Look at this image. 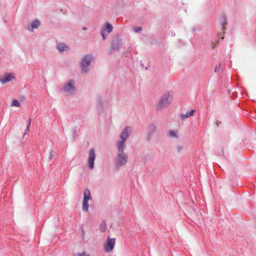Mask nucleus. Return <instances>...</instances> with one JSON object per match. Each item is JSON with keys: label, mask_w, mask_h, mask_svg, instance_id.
Returning <instances> with one entry per match:
<instances>
[{"label": "nucleus", "mask_w": 256, "mask_h": 256, "mask_svg": "<svg viewBox=\"0 0 256 256\" xmlns=\"http://www.w3.org/2000/svg\"><path fill=\"white\" fill-rule=\"evenodd\" d=\"M132 129L130 126H126L120 134V139L118 140L116 143L115 148L116 154L115 159V165L118 168L125 165L127 163L128 156L124 152L126 148V142L128 138L132 132Z\"/></svg>", "instance_id": "obj_1"}, {"label": "nucleus", "mask_w": 256, "mask_h": 256, "mask_svg": "<svg viewBox=\"0 0 256 256\" xmlns=\"http://www.w3.org/2000/svg\"><path fill=\"white\" fill-rule=\"evenodd\" d=\"M60 90L66 96L74 95L76 91V80L70 79L66 82L62 84Z\"/></svg>", "instance_id": "obj_2"}, {"label": "nucleus", "mask_w": 256, "mask_h": 256, "mask_svg": "<svg viewBox=\"0 0 256 256\" xmlns=\"http://www.w3.org/2000/svg\"><path fill=\"white\" fill-rule=\"evenodd\" d=\"M94 60V56L91 54H86L82 57L80 62V71L82 74L88 73L90 64Z\"/></svg>", "instance_id": "obj_3"}, {"label": "nucleus", "mask_w": 256, "mask_h": 256, "mask_svg": "<svg viewBox=\"0 0 256 256\" xmlns=\"http://www.w3.org/2000/svg\"><path fill=\"white\" fill-rule=\"evenodd\" d=\"M173 92L168 91L166 92L160 98L158 104L156 105V108L160 110L162 108L168 106L173 100Z\"/></svg>", "instance_id": "obj_4"}, {"label": "nucleus", "mask_w": 256, "mask_h": 256, "mask_svg": "<svg viewBox=\"0 0 256 256\" xmlns=\"http://www.w3.org/2000/svg\"><path fill=\"white\" fill-rule=\"evenodd\" d=\"M116 243V238H111L110 236L107 238L106 241L104 245V251L106 252H112L114 247Z\"/></svg>", "instance_id": "obj_5"}, {"label": "nucleus", "mask_w": 256, "mask_h": 256, "mask_svg": "<svg viewBox=\"0 0 256 256\" xmlns=\"http://www.w3.org/2000/svg\"><path fill=\"white\" fill-rule=\"evenodd\" d=\"M15 79L16 76L14 73H6L2 76H0V82L2 84H5L8 82L13 81Z\"/></svg>", "instance_id": "obj_6"}, {"label": "nucleus", "mask_w": 256, "mask_h": 256, "mask_svg": "<svg viewBox=\"0 0 256 256\" xmlns=\"http://www.w3.org/2000/svg\"><path fill=\"white\" fill-rule=\"evenodd\" d=\"M96 156L94 148H92L88 152V165L89 168L92 170L94 168V162L96 160Z\"/></svg>", "instance_id": "obj_7"}, {"label": "nucleus", "mask_w": 256, "mask_h": 256, "mask_svg": "<svg viewBox=\"0 0 256 256\" xmlns=\"http://www.w3.org/2000/svg\"><path fill=\"white\" fill-rule=\"evenodd\" d=\"M40 24V22L38 20H34L30 24L27 26V29L30 32H32L34 29L38 28Z\"/></svg>", "instance_id": "obj_8"}, {"label": "nucleus", "mask_w": 256, "mask_h": 256, "mask_svg": "<svg viewBox=\"0 0 256 256\" xmlns=\"http://www.w3.org/2000/svg\"><path fill=\"white\" fill-rule=\"evenodd\" d=\"M112 26L108 22H106L102 27L100 31L108 34L112 32Z\"/></svg>", "instance_id": "obj_9"}, {"label": "nucleus", "mask_w": 256, "mask_h": 256, "mask_svg": "<svg viewBox=\"0 0 256 256\" xmlns=\"http://www.w3.org/2000/svg\"><path fill=\"white\" fill-rule=\"evenodd\" d=\"M57 49L60 52H63L69 50V47L68 45L65 44H57Z\"/></svg>", "instance_id": "obj_10"}, {"label": "nucleus", "mask_w": 256, "mask_h": 256, "mask_svg": "<svg viewBox=\"0 0 256 256\" xmlns=\"http://www.w3.org/2000/svg\"><path fill=\"white\" fill-rule=\"evenodd\" d=\"M195 110H192L189 112H188L186 114H182L180 115V117L182 120L187 118L190 116H192Z\"/></svg>", "instance_id": "obj_11"}, {"label": "nucleus", "mask_w": 256, "mask_h": 256, "mask_svg": "<svg viewBox=\"0 0 256 256\" xmlns=\"http://www.w3.org/2000/svg\"><path fill=\"white\" fill-rule=\"evenodd\" d=\"M91 198H92L90 190L88 189H86L84 192V200H91Z\"/></svg>", "instance_id": "obj_12"}, {"label": "nucleus", "mask_w": 256, "mask_h": 256, "mask_svg": "<svg viewBox=\"0 0 256 256\" xmlns=\"http://www.w3.org/2000/svg\"><path fill=\"white\" fill-rule=\"evenodd\" d=\"M168 136L171 138H178V131L174 130H170L168 132Z\"/></svg>", "instance_id": "obj_13"}, {"label": "nucleus", "mask_w": 256, "mask_h": 256, "mask_svg": "<svg viewBox=\"0 0 256 256\" xmlns=\"http://www.w3.org/2000/svg\"><path fill=\"white\" fill-rule=\"evenodd\" d=\"M107 226H106V224L105 222V221H102L100 226V230L102 232H104L106 230Z\"/></svg>", "instance_id": "obj_14"}, {"label": "nucleus", "mask_w": 256, "mask_h": 256, "mask_svg": "<svg viewBox=\"0 0 256 256\" xmlns=\"http://www.w3.org/2000/svg\"><path fill=\"white\" fill-rule=\"evenodd\" d=\"M88 200H84L82 202V210L84 212L88 211Z\"/></svg>", "instance_id": "obj_15"}, {"label": "nucleus", "mask_w": 256, "mask_h": 256, "mask_svg": "<svg viewBox=\"0 0 256 256\" xmlns=\"http://www.w3.org/2000/svg\"><path fill=\"white\" fill-rule=\"evenodd\" d=\"M20 102L16 99L13 100L11 104V106L20 107Z\"/></svg>", "instance_id": "obj_16"}, {"label": "nucleus", "mask_w": 256, "mask_h": 256, "mask_svg": "<svg viewBox=\"0 0 256 256\" xmlns=\"http://www.w3.org/2000/svg\"><path fill=\"white\" fill-rule=\"evenodd\" d=\"M120 47V44L119 42L118 41L116 42H114L112 45V49L114 50H118Z\"/></svg>", "instance_id": "obj_17"}, {"label": "nucleus", "mask_w": 256, "mask_h": 256, "mask_svg": "<svg viewBox=\"0 0 256 256\" xmlns=\"http://www.w3.org/2000/svg\"><path fill=\"white\" fill-rule=\"evenodd\" d=\"M221 25L222 26V30H224L226 28L225 26L226 25H227L226 20L225 18H223L222 20Z\"/></svg>", "instance_id": "obj_18"}, {"label": "nucleus", "mask_w": 256, "mask_h": 256, "mask_svg": "<svg viewBox=\"0 0 256 256\" xmlns=\"http://www.w3.org/2000/svg\"><path fill=\"white\" fill-rule=\"evenodd\" d=\"M184 149V146L183 145H178L176 146V152H182Z\"/></svg>", "instance_id": "obj_19"}, {"label": "nucleus", "mask_w": 256, "mask_h": 256, "mask_svg": "<svg viewBox=\"0 0 256 256\" xmlns=\"http://www.w3.org/2000/svg\"><path fill=\"white\" fill-rule=\"evenodd\" d=\"M78 256H90L89 254H88L86 252H82L78 254Z\"/></svg>", "instance_id": "obj_20"}, {"label": "nucleus", "mask_w": 256, "mask_h": 256, "mask_svg": "<svg viewBox=\"0 0 256 256\" xmlns=\"http://www.w3.org/2000/svg\"><path fill=\"white\" fill-rule=\"evenodd\" d=\"M221 69V64H220L216 66L214 68V72H220Z\"/></svg>", "instance_id": "obj_21"}, {"label": "nucleus", "mask_w": 256, "mask_h": 256, "mask_svg": "<svg viewBox=\"0 0 256 256\" xmlns=\"http://www.w3.org/2000/svg\"><path fill=\"white\" fill-rule=\"evenodd\" d=\"M100 34H101V35L102 36V39L104 40H105L106 38V37H107V36H108V34L104 32H102V31H100Z\"/></svg>", "instance_id": "obj_22"}, {"label": "nucleus", "mask_w": 256, "mask_h": 256, "mask_svg": "<svg viewBox=\"0 0 256 256\" xmlns=\"http://www.w3.org/2000/svg\"><path fill=\"white\" fill-rule=\"evenodd\" d=\"M142 28L140 27H135L134 28V31L136 32H140L142 31Z\"/></svg>", "instance_id": "obj_23"}, {"label": "nucleus", "mask_w": 256, "mask_h": 256, "mask_svg": "<svg viewBox=\"0 0 256 256\" xmlns=\"http://www.w3.org/2000/svg\"><path fill=\"white\" fill-rule=\"evenodd\" d=\"M30 127L28 126H27L25 130L24 134H27L29 132Z\"/></svg>", "instance_id": "obj_24"}, {"label": "nucleus", "mask_w": 256, "mask_h": 256, "mask_svg": "<svg viewBox=\"0 0 256 256\" xmlns=\"http://www.w3.org/2000/svg\"><path fill=\"white\" fill-rule=\"evenodd\" d=\"M30 123H31V120H30V118H29L27 122V126H28V127H30Z\"/></svg>", "instance_id": "obj_25"}, {"label": "nucleus", "mask_w": 256, "mask_h": 256, "mask_svg": "<svg viewBox=\"0 0 256 256\" xmlns=\"http://www.w3.org/2000/svg\"><path fill=\"white\" fill-rule=\"evenodd\" d=\"M52 151H51L50 152V159H51L52 158Z\"/></svg>", "instance_id": "obj_26"}, {"label": "nucleus", "mask_w": 256, "mask_h": 256, "mask_svg": "<svg viewBox=\"0 0 256 256\" xmlns=\"http://www.w3.org/2000/svg\"><path fill=\"white\" fill-rule=\"evenodd\" d=\"M86 30V28H85V27H84V28H82V30Z\"/></svg>", "instance_id": "obj_27"}, {"label": "nucleus", "mask_w": 256, "mask_h": 256, "mask_svg": "<svg viewBox=\"0 0 256 256\" xmlns=\"http://www.w3.org/2000/svg\"><path fill=\"white\" fill-rule=\"evenodd\" d=\"M222 39L223 40L224 39V36H222Z\"/></svg>", "instance_id": "obj_28"}]
</instances>
